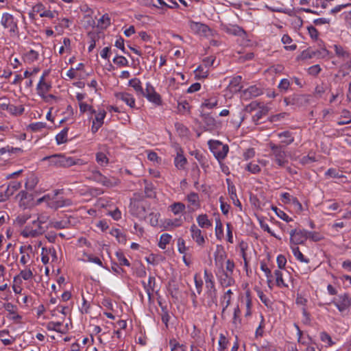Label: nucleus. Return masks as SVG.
<instances>
[{"label":"nucleus","instance_id":"obj_45","mask_svg":"<svg viewBox=\"0 0 351 351\" xmlns=\"http://www.w3.org/2000/svg\"><path fill=\"white\" fill-rule=\"evenodd\" d=\"M117 260L119 261V264L121 266H126V267H130V263L129 261L126 258L123 252L122 251H117L115 254Z\"/></svg>","mask_w":351,"mask_h":351},{"label":"nucleus","instance_id":"obj_62","mask_svg":"<svg viewBox=\"0 0 351 351\" xmlns=\"http://www.w3.org/2000/svg\"><path fill=\"white\" fill-rule=\"evenodd\" d=\"M195 158L198 160L203 169H206L207 167H208L209 165L208 160L202 154H197L195 155Z\"/></svg>","mask_w":351,"mask_h":351},{"label":"nucleus","instance_id":"obj_61","mask_svg":"<svg viewBox=\"0 0 351 351\" xmlns=\"http://www.w3.org/2000/svg\"><path fill=\"white\" fill-rule=\"evenodd\" d=\"M96 160L101 165H106L108 163V158L103 152H98L96 154Z\"/></svg>","mask_w":351,"mask_h":351},{"label":"nucleus","instance_id":"obj_29","mask_svg":"<svg viewBox=\"0 0 351 351\" xmlns=\"http://www.w3.org/2000/svg\"><path fill=\"white\" fill-rule=\"evenodd\" d=\"M214 257L216 265H219L221 267H222L224 260L226 258V253L223 249H217L215 252Z\"/></svg>","mask_w":351,"mask_h":351},{"label":"nucleus","instance_id":"obj_63","mask_svg":"<svg viewBox=\"0 0 351 351\" xmlns=\"http://www.w3.org/2000/svg\"><path fill=\"white\" fill-rule=\"evenodd\" d=\"M37 184V178L34 176L29 177L25 182V188L27 190H32Z\"/></svg>","mask_w":351,"mask_h":351},{"label":"nucleus","instance_id":"obj_58","mask_svg":"<svg viewBox=\"0 0 351 351\" xmlns=\"http://www.w3.org/2000/svg\"><path fill=\"white\" fill-rule=\"evenodd\" d=\"M113 62L119 66H125L128 64V60L122 56H116L113 60Z\"/></svg>","mask_w":351,"mask_h":351},{"label":"nucleus","instance_id":"obj_32","mask_svg":"<svg viewBox=\"0 0 351 351\" xmlns=\"http://www.w3.org/2000/svg\"><path fill=\"white\" fill-rule=\"evenodd\" d=\"M197 222L202 228H208L212 226V222L208 218L206 214H202L197 217Z\"/></svg>","mask_w":351,"mask_h":351},{"label":"nucleus","instance_id":"obj_37","mask_svg":"<svg viewBox=\"0 0 351 351\" xmlns=\"http://www.w3.org/2000/svg\"><path fill=\"white\" fill-rule=\"evenodd\" d=\"M228 83L227 88H237L240 86L242 82V77L241 75H235L231 77H227L225 79Z\"/></svg>","mask_w":351,"mask_h":351},{"label":"nucleus","instance_id":"obj_26","mask_svg":"<svg viewBox=\"0 0 351 351\" xmlns=\"http://www.w3.org/2000/svg\"><path fill=\"white\" fill-rule=\"evenodd\" d=\"M326 178H346L343 171L337 168H329L324 173Z\"/></svg>","mask_w":351,"mask_h":351},{"label":"nucleus","instance_id":"obj_10","mask_svg":"<svg viewBox=\"0 0 351 351\" xmlns=\"http://www.w3.org/2000/svg\"><path fill=\"white\" fill-rule=\"evenodd\" d=\"M22 59L25 64H34L40 60V51L32 49L25 50L23 53Z\"/></svg>","mask_w":351,"mask_h":351},{"label":"nucleus","instance_id":"obj_28","mask_svg":"<svg viewBox=\"0 0 351 351\" xmlns=\"http://www.w3.org/2000/svg\"><path fill=\"white\" fill-rule=\"evenodd\" d=\"M232 274H229L228 273L223 272L220 276L219 281L221 286L228 287H230L234 283V280L232 277Z\"/></svg>","mask_w":351,"mask_h":351},{"label":"nucleus","instance_id":"obj_9","mask_svg":"<svg viewBox=\"0 0 351 351\" xmlns=\"http://www.w3.org/2000/svg\"><path fill=\"white\" fill-rule=\"evenodd\" d=\"M290 242L295 245L304 244L307 240V230L304 229H293L289 232Z\"/></svg>","mask_w":351,"mask_h":351},{"label":"nucleus","instance_id":"obj_2","mask_svg":"<svg viewBox=\"0 0 351 351\" xmlns=\"http://www.w3.org/2000/svg\"><path fill=\"white\" fill-rule=\"evenodd\" d=\"M245 110L248 112L256 111L252 117V121L258 125L259 121L268 114L269 108L262 103L254 101L245 107Z\"/></svg>","mask_w":351,"mask_h":351},{"label":"nucleus","instance_id":"obj_40","mask_svg":"<svg viewBox=\"0 0 351 351\" xmlns=\"http://www.w3.org/2000/svg\"><path fill=\"white\" fill-rule=\"evenodd\" d=\"M185 205L182 202H175L170 205L169 208L174 215H178L185 210Z\"/></svg>","mask_w":351,"mask_h":351},{"label":"nucleus","instance_id":"obj_57","mask_svg":"<svg viewBox=\"0 0 351 351\" xmlns=\"http://www.w3.org/2000/svg\"><path fill=\"white\" fill-rule=\"evenodd\" d=\"M194 282L197 292L199 295H200L202 292L203 281L198 274H195L194 275Z\"/></svg>","mask_w":351,"mask_h":351},{"label":"nucleus","instance_id":"obj_47","mask_svg":"<svg viewBox=\"0 0 351 351\" xmlns=\"http://www.w3.org/2000/svg\"><path fill=\"white\" fill-rule=\"evenodd\" d=\"M47 124L43 122H36L29 124L27 126V130H31L33 132H37L41 131L43 129L45 128Z\"/></svg>","mask_w":351,"mask_h":351},{"label":"nucleus","instance_id":"obj_46","mask_svg":"<svg viewBox=\"0 0 351 351\" xmlns=\"http://www.w3.org/2000/svg\"><path fill=\"white\" fill-rule=\"evenodd\" d=\"M172 237L171 235L165 233L160 236L158 246L160 248L165 250L167 244L169 243Z\"/></svg>","mask_w":351,"mask_h":351},{"label":"nucleus","instance_id":"obj_43","mask_svg":"<svg viewBox=\"0 0 351 351\" xmlns=\"http://www.w3.org/2000/svg\"><path fill=\"white\" fill-rule=\"evenodd\" d=\"M38 94L46 102L51 103L53 100H56L57 97L52 94H47L46 91L47 89H37Z\"/></svg>","mask_w":351,"mask_h":351},{"label":"nucleus","instance_id":"obj_17","mask_svg":"<svg viewBox=\"0 0 351 351\" xmlns=\"http://www.w3.org/2000/svg\"><path fill=\"white\" fill-rule=\"evenodd\" d=\"M206 130H213L217 128V121L209 113H202L200 115Z\"/></svg>","mask_w":351,"mask_h":351},{"label":"nucleus","instance_id":"obj_22","mask_svg":"<svg viewBox=\"0 0 351 351\" xmlns=\"http://www.w3.org/2000/svg\"><path fill=\"white\" fill-rule=\"evenodd\" d=\"M187 160L183 155V151L181 149H179L177 152V155L174 158L175 166L178 169H184Z\"/></svg>","mask_w":351,"mask_h":351},{"label":"nucleus","instance_id":"obj_8","mask_svg":"<svg viewBox=\"0 0 351 351\" xmlns=\"http://www.w3.org/2000/svg\"><path fill=\"white\" fill-rule=\"evenodd\" d=\"M334 305L339 312L344 313L349 310L351 306V297L348 293L339 295L337 298L332 301Z\"/></svg>","mask_w":351,"mask_h":351},{"label":"nucleus","instance_id":"obj_59","mask_svg":"<svg viewBox=\"0 0 351 351\" xmlns=\"http://www.w3.org/2000/svg\"><path fill=\"white\" fill-rule=\"evenodd\" d=\"M160 215L158 213H151L149 215L148 218L152 226L156 227L158 225V219Z\"/></svg>","mask_w":351,"mask_h":351},{"label":"nucleus","instance_id":"obj_3","mask_svg":"<svg viewBox=\"0 0 351 351\" xmlns=\"http://www.w3.org/2000/svg\"><path fill=\"white\" fill-rule=\"evenodd\" d=\"M271 149L270 157L279 167H283L288 163L286 152L281 145H276L272 142L268 144Z\"/></svg>","mask_w":351,"mask_h":351},{"label":"nucleus","instance_id":"obj_64","mask_svg":"<svg viewBox=\"0 0 351 351\" xmlns=\"http://www.w3.org/2000/svg\"><path fill=\"white\" fill-rule=\"evenodd\" d=\"M228 341L227 340L225 335L222 333L219 335V351H223L228 345Z\"/></svg>","mask_w":351,"mask_h":351},{"label":"nucleus","instance_id":"obj_34","mask_svg":"<svg viewBox=\"0 0 351 351\" xmlns=\"http://www.w3.org/2000/svg\"><path fill=\"white\" fill-rule=\"evenodd\" d=\"M120 183V180L116 177L112 176L110 178H108L106 176H104V179L103 180L101 184L104 186L112 188L118 186Z\"/></svg>","mask_w":351,"mask_h":351},{"label":"nucleus","instance_id":"obj_30","mask_svg":"<svg viewBox=\"0 0 351 351\" xmlns=\"http://www.w3.org/2000/svg\"><path fill=\"white\" fill-rule=\"evenodd\" d=\"M226 32L229 34L239 36H241L245 33L243 28L237 25H231L226 27Z\"/></svg>","mask_w":351,"mask_h":351},{"label":"nucleus","instance_id":"obj_6","mask_svg":"<svg viewBox=\"0 0 351 351\" xmlns=\"http://www.w3.org/2000/svg\"><path fill=\"white\" fill-rule=\"evenodd\" d=\"M48 220V217L45 215H40L38 217L36 220L33 221V224H38V228L29 229L26 227L23 234L24 237H36L38 235L42 234L46 230L47 228H45L43 225L47 222Z\"/></svg>","mask_w":351,"mask_h":351},{"label":"nucleus","instance_id":"obj_5","mask_svg":"<svg viewBox=\"0 0 351 351\" xmlns=\"http://www.w3.org/2000/svg\"><path fill=\"white\" fill-rule=\"evenodd\" d=\"M0 23L4 29L8 30L11 36L19 34L18 20L12 14L8 12L3 13Z\"/></svg>","mask_w":351,"mask_h":351},{"label":"nucleus","instance_id":"obj_42","mask_svg":"<svg viewBox=\"0 0 351 351\" xmlns=\"http://www.w3.org/2000/svg\"><path fill=\"white\" fill-rule=\"evenodd\" d=\"M68 131L69 128H65L56 135V140L58 145L63 144L67 141Z\"/></svg>","mask_w":351,"mask_h":351},{"label":"nucleus","instance_id":"obj_60","mask_svg":"<svg viewBox=\"0 0 351 351\" xmlns=\"http://www.w3.org/2000/svg\"><path fill=\"white\" fill-rule=\"evenodd\" d=\"M245 169L254 174L259 173L261 170L260 166L258 164L252 162L247 164Z\"/></svg>","mask_w":351,"mask_h":351},{"label":"nucleus","instance_id":"obj_16","mask_svg":"<svg viewBox=\"0 0 351 351\" xmlns=\"http://www.w3.org/2000/svg\"><path fill=\"white\" fill-rule=\"evenodd\" d=\"M240 97L243 100H247L252 97H257L263 93L262 89H238Z\"/></svg>","mask_w":351,"mask_h":351},{"label":"nucleus","instance_id":"obj_20","mask_svg":"<svg viewBox=\"0 0 351 351\" xmlns=\"http://www.w3.org/2000/svg\"><path fill=\"white\" fill-rule=\"evenodd\" d=\"M115 97L118 99H121L124 101L127 105L131 108L135 106V99L133 96L128 93L120 92L115 93Z\"/></svg>","mask_w":351,"mask_h":351},{"label":"nucleus","instance_id":"obj_1","mask_svg":"<svg viewBox=\"0 0 351 351\" xmlns=\"http://www.w3.org/2000/svg\"><path fill=\"white\" fill-rule=\"evenodd\" d=\"M43 160H47L49 165L55 167L67 168L73 165H81L82 162L80 159H75L71 156H66L63 154H53L43 158Z\"/></svg>","mask_w":351,"mask_h":351},{"label":"nucleus","instance_id":"obj_52","mask_svg":"<svg viewBox=\"0 0 351 351\" xmlns=\"http://www.w3.org/2000/svg\"><path fill=\"white\" fill-rule=\"evenodd\" d=\"M341 117L344 119L337 122L339 125H343L351 123V113L348 110H343L341 113Z\"/></svg>","mask_w":351,"mask_h":351},{"label":"nucleus","instance_id":"obj_13","mask_svg":"<svg viewBox=\"0 0 351 351\" xmlns=\"http://www.w3.org/2000/svg\"><path fill=\"white\" fill-rule=\"evenodd\" d=\"M204 278L206 287L205 292H217L214 276L213 274L206 269L204 271Z\"/></svg>","mask_w":351,"mask_h":351},{"label":"nucleus","instance_id":"obj_56","mask_svg":"<svg viewBox=\"0 0 351 351\" xmlns=\"http://www.w3.org/2000/svg\"><path fill=\"white\" fill-rule=\"evenodd\" d=\"M66 77H67L70 80L73 79H80L82 76V73H78L74 68L71 67L69 69L66 73Z\"/></svg>","mask_w":351,"mask_h":351},{"label":"nucleus","instance_id":"obj_39","mask_svg":"<svg viewBox=\"0 0 351 351\" xmlns=\"http://www.w3.org/2000/svg\"><path fill=\"white\" fill-rule=\"evenodd\" d=\"M218 105V101L216 97H211L209 99H204L201 105V108H206L208 109H213Z\"/></svg>","mask_w":351,"mask_h":351},{"label":"nucleus","instance_id":"obj_11","mask_svg":"<svg viewBox=\"0 0 351 351\" xmlns=\"http://www.w3.org/2000/svg\"><path fill=\"white\" fill-rule=\"evenodd\" d=\"M147 97V99L156 105H160L162 99L160 95L155 91V89H137Z\"/></svg>","mask_w":351,"mask_h":351},{"label":"nucleus","instance_id":"obj_23","mask_svg":"<svg viewBox=\"0 0 351 351\" xmlns=\"http://www.w3.org/2000/svg\"><path fill=\"white\" fill-rule=\"evenodd\" d=\"M332 47L338 58L345 59L350 57V53L347 47L337 44L333 45Z\"/></svg>","mask_w":351,"mask_h":351},{"label":"nucleus","instance_id":"obj_41","mask_svg":"<svg viewBox=\"0 0 351 351\" xmlns=\"http://www.w3.org/2000/svg\"><path fill=\"white\" fill-rule=\"evenodd\" d=\"M110 25V18L108 14L101 16L97 21V26L101 29H106Z\"/></svg>","mask_w":351,"mask_h":351},{"label":"nucleus","instance_id":"obj_14","mask_svg":"<svg viewBox=\"0 0 351 351\" xmlns=\"http://www.w3.org/2000/svg\"><path fill=\"white\" fill-rule=\"evenodd\" d=\"M189 27L191 31L202 36H206L210 31V28L206 25L195 21H190Z\"/></svg>","mask_w":351,"mask_h":351},{"label":"nucleus","instance_id":"obj_31","mask_svg":"<svg viewBox=\"0 0 351 351\" xmlns=\"http://www.w3.org/2000/svg\"><path fill=\"white\" fill-rule=\"evenodd\" d=\"M145 183V196L148 198H154L156 197L155 188L152 182L144 180Z\"/></svg>","mask_w":351,"mask_h":351},{"label":"nucleus","instance_id":"obj_21","mask_svg":"<svg viewBox=\"0 0 351 351\" xmlns=\"http://www.w3.org/2000/svg\"><path fill=\"white\" fill-rule=\"evenodd\" d=\"M278 136L281 138V145L282 147L291 144L294 141V137L289 131H285L278 134Z\"/></svg>","mask_w":351,"mask_h":351},{"label":"nucleus","instance_id":"obj_51","mask_svg":"<svg viewBox=\"0 0 351 351\" xmlns=\"http://www.w3.org/2000/svg\"><path fill=\"white\" fill-rule=\"evenodd\" d=\"M274 275L276 276V285L279 287H287V285L285 282L282 278V271L276 269L274 271Z\"/></svg>","mask_w":351,"mask_h":351},{"label":"nucleus","instance_id":"obj_53","mask_svg":"<svg viewBox=\"0 0 351 351\" xmlns=\"http://www.w3.org/2000/svg\"><path fill=\"white\" fill-rule=\"evenodd\" d=\"M307 239H309L311 241L314 242L320 241L324 239L322 234L317 232H311L307 230Z\"/></svg>","mask_w":351,"mask_h":351},{"label":"nucleus","instance_id":"obj_18","mask_svg":"<svg viewBox=\"0 0 351 351\" xmlns=\"http://www.w3.org/2000/svg\"><path fill=\"white\" fill-rule=\"evenodd\" d=\"M204 304L208 308H212L213 306H217V292H204Z\"/></svg>","mask_w":351,"mask_h":351},{"label":"nucleus","instance_id":"obj_12","mask_svg":"<svg viewBox=\"0 0 351 351\" xmlns=\"http://www.w3.org/2000/svg\"><path fill=\"white\" fill-rule=\"evenodd\" d=\"M192 239L199 246H203L206 242L205 237L202 230L197 228L195 224H193L190 228Z\"/></svg>","mask_w":351,"mask_h":351},{"label":"nucleus","instance_id":"obj_54","mask_svg":"<svg viewBox=\"0 0 351 351\" xmlns=\"http://www.w3.org/2000/svg\"><path fill=\"white\" fill-rule=\"evenodd\" d=\"M215 235L219 240H221L223 237V226L219 219H216Z\"/></svg>","mask_w":351,"mask_h":351},{"label":"nucleus","instance_id":"obj_7","mask_svg":"<svg viewBox=\"0 0 351 351\" xmlns=\"http://www.w3.org/2000/svg\"><path fill=\"white\" fill-rule=\"evenodd\" d=\"M32 10L41 18L53 19L58 15V12L56 9H53L50 5L43 4L40 2L36 3L32 7Z\"/></svg>","mask_w":351,"mask_h":351},{"label":"nucleus","instance_id":"obj_24","mask_svg":"<svg viewBox=\"0 0 351 351\" xmlns=\"http://www.w3.org/2000/svg\"><path fill=\"white\" fill-rule=\"evenodd\" d=\"M239 247L240 249L241 255L244 261V268L246 269V271H247L249 258L247 257V250H248V244L246 242L241 241L239 244Z\"/></svg>","mask_w":351,"mask_h":351},{"label":"nucleus","instance_id":"obj_36","mask_svg":"<svg viewBox=\"0 0 351 351\" xmlns=\"http://www.w3.org/2000/svg\"><path fill=\"white\" fill-rule=\"evenodd\" d=\"M144 287L145 289V291L148 295V297L150 298L153 291H154V286L156 284V278L154 276H150L148 279V283L146 285L145 282Z\"/></svg>","mask_w":351,"mask_h":351},{"label":"nucleus","instance_id":"obj_38","mask_svg":"<svg viewBox=\"0 0 351 351\" xmlns=\"http://www.w3.org/2000/svg\"><path fill=\"white\" fill-rule=\"evenodd\" d=\"M187 201L196 208L200 207L199 197L197 193L191 192L186 197Z\"/></svg>","mask_w":351,"mask_h":351},{"label":"nucleus","instance_id":"obj_55","mask_svg":"<svg viewBox=\"0 0 351 351\" xmlns=\"http://www.w3.org/2000/svg\"><path fill=\"white\" fill-rule=\"evenodd\" d=\"M62 326V322H49L47 323L46 328L48 330L56 331L57 332H62L60 330V326Z\"/></svg>","mask_w":351,"mask_h":351},{"label":"nucleus","instance_id":"obj_27","mask_svg":"<svg viewBox=\"0 0 351 351\" xmlns=\"http://www.w3.org/2000/svg\"><path fill=\"white\" fill-rule=\"evenodd\" d=\"M228 191L234 205L241 209V204L237 197L235 186L232 184L228 183Z\"/></svg>","mask_w":351,"mask_h":351},{"label":"nucleus","instance_id":"obj_50","mask_svg":"<svg viewBox=\"0 0 351 351\" xmlns=\"http://www.w3.org/2000/svg\"><path fill=\"white\" fill-rule=\"evenodd\" d=\"M271 210L275 212V213L277 215L278 217H280L281 219L289 222L291 221L293 219L289 217L284 211L280 210L276 206H272Z\"/></svg>","mask_w":351,"mask_h":351},{"label":"nucleus","instance_id":"obj_15","mask_svg":"<svg viewBox=\"0 0 351 351\" xmlns=\"http://www.w3.org/2000/svg\"><path fill=\"white\" fill-rule=\"evenodd\" d=\"M47 204L51 208L57 210L62 207L71 206L72 204V201L70 199L60 198L56 199L52 198L49 199V202H47Z\"/></svg>","mask_w":351,"mask_h":351},{"label":"nucleus","instance_id":"obj_4","mask_svg":"<svg viewBox=\"0 0 351 351\" xmlns=\"http://www.w3.org/2000/svg\"><path fill=\"white\" fill-rule=\"evenodd\" d=\"M208 145L211 152L219 162H221L226 157L229 151L228 145H224L217 140H210L208 142Z\"/></svg>","mask_w":351,"mask_h":351},{"label":"nucleus","instance_id":"obj_35","mask_svg":"<svg viewBox=\"0 0 351 351\" xmlns=\"http://www.w3.org/2000/svg\"><path fill=\"white\" fill-rule=\"evenodd\" d=\"M281 42L285 45V49L287 51H294L297 49V45L295 44L288 45L293 42L292 38L288 34H284L282 36Z\"/></svg>","mask_w":351,"mask_h":351},{"label":"nucleus","instance_id":"obj_44","mask_svg":"<svg viewBox=\"0 0 351 351\" xmlns=\"http://www.w3.org/2000/svg\"><path fill=\"white\" fill-rule=\"evenodd\" d=\"M292 252L295 258L300 261V262L308 263L309 259L304 257L303 254L300 251V249L298 246L291 247Z\"/></svg>","mask_w":351,"mask_h":351},{"label":"nucleus","instance_id":"obj_48","mask_svg":"<svg viewBox=\"0 0 351 351\" xmlns=\"http://www.w3.org/2000/svg\"><path fill=\"white\" fill-rule=\"evenodd\" d=\"M197 79L205 78L208 76V69L202 66H199L194 71Z\"/></svg>","mask_w":351,"mask_h":351},{"label":"nucleus","instance_id":"obj_49","mask_svg":"<svg viewBox=\"0 0 351 351\" xmlns=\"http://www.w3.org/2000/svg\"><path fill=\"white\" fill-rule=\"evenodd\" d=\"M25 110V108L23 106H16L14 105H10L7 111H8L11 114L14 116L21 115Z\"/></svg>","mask_w":351,"mask_h":351},{"label":"nucleus","instance_id":"obj_19","mask_svg":"<svg viewBox=\"0 0 351 351\" xmlns=\"http://www.w3.org/2000/svg\"><path fill=\"white\" fill-rule=\"evenodd\" d=\"M71 217H66L60 221H53L50 222V226L58 230L68 228L71 225Z\"/></svg>","mask_w":351,"mask_h":351},{"label":"nucleus","instance_id":"obj_25","mask_svg":"<svg viewBox=\"0 0 351 351\" xmlns=\"http://www.w3.org/2000/svg\"><path fill=\"white\" fill-rule=\"evenodd\" d=\"M21 187V182L19 181H11L4 189L5 193L10 198L16 191Z\"/></svg>","mask_w":351,"mask_h":351},{"label":"nucleus","instance_id":"obj_33","mask_svg":"<svg viewBox=\"0 0 351 351\" xmlns=\"http://www.w3.org/2000/svg\"><path fill=\"white\" fill-rule=\"evenodd\" d=\"M104 176H104L97 169H93L90 170V175L88 176V179L101 184L102 181L104 179Z\"/></svg>","mask_w":351,"mask_h":351}]
</instances>
